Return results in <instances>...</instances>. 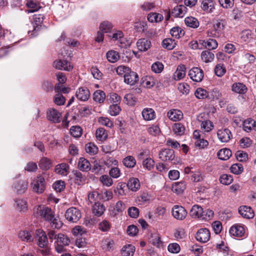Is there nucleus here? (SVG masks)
Returning a JSON list of instances; mask_svg holds the SVG:
<instances>
[{
    "label": "nucleus",
    "instance_id": "1",
    "mask_svg": "<svg viewBox=\"0 0 256 256\" xmlns=\"http://www.w3.org/2000/svg\"><path fill=\"white\" fill-rule=\"evenodd\" d=\"M34 212L45 220L50 222L52 228H60L62 227V223L58 217L54 216L50 208L45 206H38L34 208Z\"/></svg>",
    "mask_w": 256,
    "mask_h": 256
},
{
    "label": "nucleus",
    "instance_id": "2",
    "mask_svg": "<svg viewBox=\"0 0 256 256\" xmlns=\"http://www.w3.org/2000/svg\"><path fill=\"white\" fill-rule=\"evenodd\" d=\"M70 242V238L62 234H58L57 236L56 240L54 242L55 249L58 253L63 252L64 246H68Z\"/></svg>",
    "mask_w": 256,
    "mask_h": 256
},
{
    "label": "nucleus",
    "instance_id": "3",
    "mask_svg": "<svg viewBox=\"0 0 256 256\" xmlns=\"http://www.w3.org/2000/svg\"><path fill=\"white\" fill-rule=\"evenodd\" d=\"M31 186L33 191L38 193H42L45 189V180L42 176H38L34 178L31 183Z\"/></svg>",
    "mask_w": 256,
    "mask_h": 256
},
{
    "label": "nucleus",
    "instance_id": "4",
    "mask_svg": "<svg viewBox=\"0 0 256 256\" xmlns=\"http://www.w3.org/2000/svg\"><path fill=\"white\" fill-rule=\"evenodd\" d=\"M230 235L237 237L242 238L246 236V228L243 224H236L232 226L229 230Z\"/></svg>",
    "mask_w": 256,
    "mask_h": 256
},
{
    "label": "nucleus",
    "instance_id": "5",
    "mask_svg": "<svg viewBox=\"0 0 256 256\" xmlns=\"http://www.w3.org/2000/svg\"><path fill=\"white\" fill-rule=\"evenodd\" d=\"M65 217L69 222H76L81 218V213L78 208L72 207L66 212Z\"/></svg>",
    "mask_w": 256,
    "mask_h": 256
},
{
    "label": "nucleus",
    "instance_id": "6",
    "mask_svg": "<svg viewBox=\"0 0 256 256\" xmlns=\"http://www.w3.org/2000/svg\"><path fill=\"white\" fill-rule=\"evenodd\" d=\"M172 214L174 218L177 220H184L187 216L186 209L180 206L175 205L172 209Z\"/></svg>",
    "mask_w": 256,
    "mask_h": 256
},
{
    "label": "nucleus",
    "instance_id": "7",
    "mask_svg": "<svg viewBox=\"0 0 256 256\" xmlns=\"http://www.w3.org/2000/svg\"><path fill=\"white\" fill-rule=\"evenodd\" d=\"M218 140L223 143L228 142L232 138L231 131L227 128L220 129L217 132Z\"/></svg>",
    "mask_w": 256,
    "mask_h": 256
},
{
    "label": "nucleus",
    "instance_id": "8",
    "mask_svg": "<svg viewBox=\"0 0 256 256\" xmlns=\"http://www.w3.org/2000/svg\"><path fill=\"white\" fill-rule=\"evenodd\" d=\"M188 76L193 81L200 82L204 78V72L200 68L194 67L189 70Z\"/></svg>",
    "mask_w": 256,
    "mask_h": 256
},
{
    "label": "nucleus",
    "instance_id": "9",
    "mask_svg": "<svg viewBox=\"0 0 256 256\" xmlns=\"http://www.w3.org/2000/svg\"><path fill=\"white\" fill-rule=\"evenodd\" d=\"M46 116L48 120L54 123H58L61 121V114L54 108L48 110Z\"/></svg>",
    "mask_w": 256,
    "mask_h": 256
},
{
    "label": "nucleus",
    "instance_id": "10",
    "mask_svg": "<svg viewBox=\"0 0 256 256\" xmlns=\"http://www.w3.org/2000/svg\"><path fill=\"white\" fill-rule=\"evenodd\" d=\"M196 238L198 241L200 242H206L210 238V232L206 228H200L196 232Z\"/></svg>",
    "mask_w": 256,
    "mask_h": 256
},
{
    "label": "nucleus",
    "instance_id": "11",
    "mask_svg": "<svg viewBox=\"0 0 256 256\" xmlns=\"http://www.w3.org/2000/svg\"><path fill=\"white\" fill-rule=\"evenodd\" d=\"M28 182L25 180H20L14 183L12 186L14 190L18 194L25 192L28 188Z\"/></svg>",
    "mask_w": 256,
    "mask_h": 256
},
{
    "label": "nucleus",
    "instance_id": "12",
    "mask_svg": "<svg viewBox=\"0 0 256 256\" xmlns=\"http://www.w3.org/2000/svg\"><path fill=\"white\" fill-rule=\"evenodd\" d=\"M76 96L78 100L85 102L88 100L90 96V92L87 88L81 87L76 90Z\"/></svg>",
    "mask_w": 256,
    "mask_h": 256
},
{
    "label": "nucleus",
    "instance_id": "13",
    "mask_svg": "<svg viewBox=\"0 0 256 256\" xmlns=\"http://www.w3.org/2000/svg\"><path fill=\"white\" fill-rule=\"evenodd\" d=\"M159 158L162 161L172 160L174 158V151L170 149H164L159 152Z\"/></svg>",
    "mask_w": 256,
    "mask_h": 256
},
{
    "label": "nucleus",
    "instance_id": "14",
    "mask_svg": "<svg viewBox=\"0 0 256 256\" xmlns=\"http://www.w3.org/2000/svg\"><path fill=\"white\" fill-rule=\"evenodd\" d=\"M138 74L131 70L124 76L125 83L130 86L134 85L138 81Z\"/></svg>",
    "mask_w": 256,
    "mask_h": 256
},
{
    "label": "nucleus",
    "instance_id": "15",
    "mask_svg": "<svg viewBox=\"0 0 256 256\" xmlns=\"http://www.w3.org/2000/svg\"><path fill=\"white\" fill-rule=\"evenodd\" d=\"M37 235L38 244L40 248H46L48 243L46 234L42 230H38L36 231Z\"/></svg>",
    "mask_w": 256,
    "mask_h": 256
},
{
    "label": "nucleus",
    "instance_id": "16",
    "mask_svg": "<svg viewBox=\"0 0 256 256\" xmlns=\"http://www.w3.org/2000/svg\"><path fill=\"white\" fill-rule=\"evenodd\" d=\"M53 66L56 68L64 70L66 71H70L72 68V66L69 62L61 60H55L54 62Z\"/></svg>",
    "mask_w": 256,
    "mask_h": 256
},
{
    "label": "nucleus",
    "instance_id": "17",
    "mask_svg": "<svg viewBox=\"0 0 256 256\" xmlns=\"http://www.w3.org/2000/svg\"><path fill=\"white\" fill-rule=\"evenodd\" d=\"M110 37H112V39L114 40H119L120 44V46L122 48H126L130 46L129 42H126V44L125 43L126 40L123 38V34L121 31H116L112 34V36H110Z\"/></svg>",
    "mask_w": 256,
    "mask_h": 256
},
{
    "label": "nucleus",
    "instance_id": "18",
    "mask_svg": "<svg viewBox=\"0 0 256 256\" xmlns=\"http://www.w3.org/2000/svg\"><path fill=\"white\" fill-rule=\"evenodd\" d=\"M238 212L244 218H252L254 216V212L250 207L246 206H240Z\"/></svg>",
    "mask_w": 256,
    "mask_h": 256
},
{
    "label": "nucleus",
    "instance_id": "19",
    "mask_svg": "<svg viewBox=\"0 0 256 256\" xmlns=\"http://www.w3.org/2000/svg\"><path fill=\"white\" fill-rule=\"evenodd\" d=\"M167 116L170 120L176 122L180 120L183 118V114L180 110L173 109L168 112Z\"/></svg>",
    "mask_w": 256,
    "mask_h": 256
},
{
    "label": "nucleus",
    "instance_id": "20",
    "mask_svg": "<svg viewBox=\"0 0 256 256\" xmlns=\"http://www.w3.org/2000/svg\"><path fill=\"white\" fill-rule=\"evenodd\" d=\"M151 42L146 38L139 39L136 42L138 48L141 52H146L150 47Z\"/></svg>",
    "mask_w": 256,
    "mask_h": 256
},
{
    "label": "nucleus",
    "instance_id": "21",
    "mask_svg": "<svg viewBox=\"0 0 256 256\" xmlns=\"http://www.w3.org/2000/svg\"><path fill=\"white\" fill-rule=\"evenodd\" d=\"M232 90L238 94H244L246 92L248 88L243 83L234 82L232 86Z\"/></svg>",
    "mask_w": 256,
    "mask_h": 256
},
{
    "label": "nucleus",
    "instance_id": "22",
    "mask_svg": "<svg viewBox=\"0 0 256 256\" xmlns=\"http://www.w3.org/2000/svg\"><path fill=\"white\" fill-rule=\"evenodd\" d=\"M204 212V210L202 208L198 205L195 204L192 206L191 208L190 214L193 218H201L202 217V214Z\"/></svg>",
    "mask_w": 256,
    "mask_h": 256
},
{
    "label": "nucleus",
    "instance_id": "23",
    "mask_svg": "<svg viewBox=\"0 0 256 256\" xmlns=\"http://www.w3.org/2000/svg\"><path fill=\"white\" fill-rule=\"evenodd\" d=\"M78 167L79 170L83 172H88L91 168L89 161L83 157L79 158Z\"/></svg>",
    "mask_w": 256,
    "mask_h": 256
},
{
    "label": "nucleus",
    "instance_id": "24",
    "mask_svg": "<svg viewBox=\"0 0 256 256\" xmlns=\"http://www.w3.org/2000/svg\"><path fill=\"white\" fill-rule=\"evenodd\" d=\"M14 206L15 208L20 212H26L28 210L27 202L22 199H16Z\"/></svg>",
    "mask_w": 256,
    "mask_h": 256
},
{
    "label": "nucleus",
    "instance_id": "25",
    "mask_svg": "<svg viewBox=\"0 0 256 256\" xmlns=\"http://www.w3.org/2000/svg\"><path fill=\"white\" fill-rule=\"evenodd\" d=\"M142 114L145 120H151L156 117L155 112L151 108H144L142 112Z\"/></svg>",
    "mask_w": 256,
    "mask_h": 256
},
{
    "label": "nucleus",
    "instance_id": "26",
    "mask_svg": "<svg viewBox=\"0 0 256 256\" xmlns=\"http://www.w3.org/2000/svg\"><path fill=\"white\" fill-rule=\"evenodd\" d=\"M243 129L246 132L252 130H256V121L251 118L246 120L243 122Z\"/></svg>",
    "mask_w": 256,
    "mask_h": 256
},
{
    "label": "nucleus",
    "instance_id": "27",
    "mask_svg": "<svg viewBox=\"0 0 256 256\" xmlns=\"http://www.w3.org/2000/svg\"><path fill=\"white\" fill-rule=\"evenodd\" d=\"M201 60L206 63L212 62L214 58V54L210 50H204L200 54Z\"/></svg>",
    "mask_w": 256,
    "mask_h": 256
},
{
    "label": "nucleus",
    "instance_id": "28",
    "mask_svg": "<svg viewBox=\"0 0 256 256\" xmlns=\"http://www.w3.org/2000/svg\"><path fill=\"white\" fill-rule=\"evenodd\" d=\"M69 166L66 163H62L56 166L55 172L62 176H66L68 173Z\"/></svg>",
    "mask_w": 256,
    "mask_h": 256
},
{
    "label": "nucleus",
    "instance_id": "29",
    "mask_svg": "<svg viewBox=\"0 0 256 256\" xmlns=\"http://www.w3.org/2000/svg\"><path fill=\"white\" fill-rule=\"evenodd\" d=\"M232 152L231 150L227 148H224L220 150L217 153V156L219 159L223 160H226L230 158L232 156Z\"/></svg>",
    "mask_w": 256,
    "mask_h": 256
},
{
    "label": "nucleus",
    "instance_id": "30",
    "mask_svg": "<svg viewBox=\"0 0 256 256\" xmlns=\"http://www.w3.org/2000/svg\"><path fill=\"white\" fill-rule=\"evenodd\" d=\"M135 250L134 246L132 244H127L122 248L120 253L122 256H133Z\"/></svg>",
    "mask_w": 256,
    "mask_h": 256
},
{
    "label": "nucleus",
    "instance_id": "31",
    "mask_svg": "<svg viewBox=\"0 0 256 256\" xmlns=\"http://www.w3.org/2000/svg\"><path fill=\"white\" fill-rule=\"evenodd\" d=\"M127 186L128 189L132 191L136 192L140 188V183L137 178H130L127 184Z\"/></svg>",
    "mask_w": 256,
    "mask_h": 256
},
{
    "label": "nucleus",
    "instance_id": "32",
    "mask_svg": "<svg viewBox=\"0 0 256 256\" xmlns=\"http://www.w3.org/2000/svg\"><path fill=\"white\" fill-rule=\"evenodd\" d=\"M186 7L184 5H179L172 10V14L175 17H182L186 12Z\"/></svg>",
    "mask_w": 256,
    "mask_h": 256
},
{
    "label": "nucleus",
    "instance_id": "33",
    "mask_svg": "<svg viewBox=\"0 0 256 256\" xmlns=\"http://www.w3.org/2000/svg\"><path fill=\"white\" fill-rule=\"evenodd\" d=\"M202 8L207 12H211L214 9V2L213 0H204L202 3Z\"/></svg>",
    "mask_w": 256,
    "mask_h": 256
},
{
    "label": "nucleus",
    "instance_id": "34",
    "mask_svg": "<svg viewBox=\"0 0 256 256\" xmlns=\"http://www.w3.org/2000/svg\"><path fill=\"white\" fill-rule=\"evenodd\" d=\"M106 56L108 60L111 63L116 62L120 58L118 52L114 50H108L106 52Z\"/></svg>",
    "mask_w": 256,
    "mask_h": 256
},
{
    "label": "nucleus",
    "instance_id": "35",
    "mask_svg": "<svg viewBox=\"0 0 256 256\" xmlns=\"http://www.w3.org/2000/svg\"><path fill=\"white\" fill-rule=\"evenodd\" d=\"M93 213L96 216H102L105 211V208L103 204L100 202H95L92 208Z\"/></svg>",
    "mask_w": 256,
    "mask_h": 256
},
{
    "label": "nucleus",
    "instance_id": "36",
    "mask_svg": "<svg viewBox=\"0 0 256 256\" xmlns=\"http://www.w3.org/2000/svg\"><path fill=\"white\" fill-rule=\"evenodd\" d=\"M186 188V184L184 182H177L172 184V190L173 192L180 194H182Z\"/></svg>",
    "mask_w": 256,
    "mask_h": 256
},
{
    "label": "nucleus",
    "instance_id": "37",
    "mask_svg": "<svg viewBox=\"0 0 256 256\" xmlns=\"http://www.w3.org/2000/svg\"><path fill=\"white\" fill-rule=\"evenodd\" d=\"M186 76V67L184 66H178L174 74V78L178 80Z\"/></svg>",
    "mask_w": 256,
    "mask_h": 256
},
{
    "label": "nucleus",
    "instance_id": "38",
    "mask_svg": "<svg viewBox=\"0 0 256 256\" xmlns=\"http://www.w3.org/2000/svg\"><path fill=\"white\" fill-rule=\"evenodd\" d=\"M198 120L201 122L200 128L204 132H210L214 128V126L212 122L210 120H204V121H201L199 119H198Z\"/></svg>",
    "mask_w": 256,
    "mask_h": 256
},
{
    "label": "nucleus",
    "instance_id": "39",
    "mask_svg": "<svg viewBox=\"0 0 256 256\" xmlns=\"http://www.w3.org/2000/svg\"><path fill=\"white\" fill-rule=\"evenodd\" d=\"M32 234L33 233L32 232L27 230H22L18 234V238L22 240L30 242L33 240Z\"/></svg>",
    "mask_w": 256,
    "mask_h": 256
},
{
    "label": "nucleus",
    "instance_id": "40",
    "mask_svg": "<svg viewBox=\"0 0 256 256\" xmlns=\"http://www.w3.org/2000/svg\"><path fill=\"white\" fill-rule=\"evenodd\" d=\"M74 178L75 182L78 185H80L85 182L86 178L81 172L76 170L74 172Z\"/></svg>",
    "mask_w": 256,
    "mask_h": 256
},
{
    "label": "nucleus",
    "instance_id": "41",
    "mask_svg": "<svg viewBox=\"0 0 256 256\" xmlns=\"http://www.w3.org/2000/svg\"><path fill=\"white\" fill-rule=\"evenodd\" d=\"M196 97L198 99H204L209 98V93L204 88H198L194 92Z\"/></svg>",
    "mask_w": 256,
    "mask_h": 256
},
{
    "label": "nucleus",
    "instance_id": "42",
    "mask_svg": "<svg viewBox=\"0 0 256 256\" xmlns=\"http://www.w3.org/2000/svg\"><path fill=\"white\" fill-rule=\"evenodd\" d=\"M122 162L126 168H132L136 164V160L134 156H128L123 159Z\"/></svg>",
    "mask_w": 256,
    "mask_h": 256
},
{
    "label": "nucleus",
    "instance_id": "43",
    "mask_svg": "<svg viewBox=\"0 0 256 256\" xmlns=\"http://www.w3.org/2000/svg\"><path fill=\"white\" fill-rule=\"evenodd\" d=\"M184 22L188 26L194 28H197L199 26V22L198 20L192 16L185 18Z\"/></svg>",
    "mask_w": 256,
    "mask_h": 256
},
{
    "label": "nucleus",
    "instance_id": "44",
    "mask_svg": "<svg viewBox=\"0 0 256 256\" xmlns=\"http://www.w3.org/2000/svg\"><path fill=\"white\" fill-rule=\"evenodd\" d=\"M164 18L162 14L152 12L148 16V20L150 22H161Z\"/></svg>",
    "mask_w": 256,
    "mask_h": 256
},
{
    "label": "nucleus",
    "instance_id": "45",
    "mask_svg": "<svg viewBox=\"0 0 256 256\" xmlns=\"http://www.w3.org/2000/svg\"><path fill=\"white\" fill-rule=\"evenodd\" d=\"M162 45L164 48L171 50L176 47V43L174 40L168 38L163 40Z\"/></svg>",
    "mask_w": 256,
    "mask_h": 256
},
{
    "label": "nucleus",
    "instance_id": "46",
    "mask_svg": "<svg viewBox=\"0 0 256 256\" xmlns=\"http://www.w3.org/2000/svg\"><path fill=\"white\" fill-rule=\"evenodd\" d=\"M44 19V16L43 15L40 14H36L33 16V21L32 23L34 24V26H36L34 28V30H37L36 28L38 29V26H40L42 22Z\"/></svg>",
    "mask_w": 256,
    "mask_h": 256
},
{
    "label": "nucleus",
    "instance_id": "47",
    "mask_svg": "<svg viewBox=\"0 0 256 256\" xmlns=\"http://www.w3.org/2000/svg\"><path fill=\"white\" fill-rule=\"evenodd\" d=\"M126 104L129 106H134L137 102V98L132 94H128L125 95L124 98Z\"/></svg>",
    "mask_w": 256,
    "mask_h": 256
},
{
    "label": "nucleus",
    "instance_id": "48",
    "mask_svg": "<svg viewBox=\"0 0 256 256\" xmlns=\"http://www.w3.org/2000/svg\"><path fill=\"white\" fill-rule=\"evenodd\" d=\"M93 98L96 102H103L106 98L105 93L102 90H97L94 93Z\"/></svg>",
    "mask_w": 256,
    "mask_h": 256
},
{
    "label": "nucleus",
    "instance_id": "49",
    "mask_svg": "<svg viewBox=\"0 0 256 256\" xmlns=\"http://www.w3.org/2000/svg\"><path fill=\"white\" fill-rule=\"evenodd\" d=\"M226 24V22L224 20H220L216 22L213 26V28L217 31L220 35L222 31L225 28Z\"/></svg>",
    "mask_w": 256,
    "mask_h": 256
},
{
    "label": "nucleus",
    "instance_id": "50",
    "mask_svg": "<svg viewBox=\"0 0 256 256\" xmlns=\"http://www.w3.org/2000/svg\"><path fill=\"white\" fill-rule=\"evenodd\" d=\"M96 136L98 140L103 141L106 140L108 137V134L104 128H100L96 132Z\"/></svg>",
    "mask_w": 256,
    "mask_h": 256
},
{
    "label": "nucleus",
    "instance_id": "51",
    "mask_svg": "<svg viewBox=\"0 0 256 256\" xmlns=\"http://www.w3.org/2000/svg\"><path fill=\"white\" fill-rule=\"evenodd\" d=\"M85 150L88 154L94 155L98 153V148L94 143L89 142L86 145Z\"/></svg>",
    "mask_w": 256,
    "mask_h": 256
},
{
    "label": "nucleus",
    "instance_id": "52",
    "mask_svg": "<svg viewBox=\"0 0 256 256\" xmlns=\"http://www.w3.org/2000/svg\"><path fill=\"white\" fill-rule=\"evenodd\" d=\"M126 206L120 200L118 201L116 203L114 208L112 212L114 214V215H117L122 212L126 209Z\"/></svg>",
    "mask_w": 256,
    "mask_h": 256
},
{
    "label": "nucleus",
    "instance_id": "53",
    "mask_svg": "<svg viewBox=\"0 0 256 256\" xmlns=\"http://www.w3.org/2000/svg\"><path fill=\"white\" fill-rule=\"evenodd\" d=\"M172 36L176 38H179L184 35V30L180 27H174L170 30Z\"/></svg>",
    "mask_w": 256,
    "mask_h": 256
},
{
    "label": "nucleus",
    "instance_id": "54",
    "mask_svg": "<svg viewBox=\"0 0 256 256\" xmlns=\"http://www.w3.org/2000/svg\"><path fill=\"white\" fill-rule=\"evenodd\" d=\"M121 100L120 96H119L117 94L112 92L110 93L107 98V100L109 103L114 104H118L120 103Z\"/></svg>",
    "mask_w": 256,
    "mask_h": 256
},
{
    "label": "nucleus",
    "instance_id": "55",
    "mask_svg": "<svg viewBox=\"0 0 256 256\" xmlns=\"http://www.w3.org/2000/svg\"><path fill=\"white\" fill-rule=\"evenodd\" d=\"M28 7L30 9L28 12H34L38 10L40 8V3L29 0L26 3Z\"/></svg>",
    "mask_w": 256,
    "mask_h": 256
},
{
    "label": "nucleus",
    "instance_id": "56",
    "mask_svg": "<svg viewBox=\"0 0 256 256\" xmlns=\"http://www.w3.org/2000/svg\"><path fill=\"white\" fill-rule=\"evenodd\" d=\"M218 46L217 41L213 38H209L205 40V48H208V50H215Z\"/></svg>",
    "mask_w": 256,
    "mask_h": 256
},
{
    "label": "nucleus",
    "instance_id": "57",
    "mask_svg": "<svg viewBox=\"0 0 256 256\" xmlns=\"http://www.w3.org/2000/svg\"><path fill=\"white\" fill-rule=\"evenodd\" d=\"M100 181L104 186L108 187L110 186L113 184L112 180L106 174H104L100 176Z\"/></svg>",
    "mask_w": 256,
    "mask_h": 256
},
{
    "label": "nucleus",
    "instance_id": "58",
    "mask_svg": "<svg viewBox=\"0 0 256 256\" xmlns=\"http://www.w3.org/2000/svg\"><path fill=\"white\" fill-rule=\"evenodd\" d=\"M233 181L232 176L228 174H222L220 178V182L223 184H230Z\"/></svg>",
    "mask_w": 256,
    "mask_h": 256
},
{
    "label": "nucleus",
    "instance_id": "59",
    "mask_svg": "<svg viewBox=\"0 0 256 256\" xmlns=\"http://www.w3.org/2000/svg\"><path fill=\"white\" fill-rule=\"evenodd\" d=\"M112 28V24L108 21H104L100 26V30L104 32H108Z\"/></svg>",
    "mask_w": 256,
    "mask_h": 256
},
{
    "label": "nucleus",
    "instance_id": "60",
    "mask_svg": "<svg viewBox=\"0 0 256 256\" xmlns=\"http://www.w3.org/2000/svg\"><path fill=\"white\" fill-rule=\"evenodd\" d=\"M164 68L163 64L160 62H154L151 66L152 70L156 74L160 73L163 70Z\"/></svg>",
    "mask_w": 256,
    "mask_h": 256
},
{
    "label": "nucleus",
    "instance_id": "61",
    "mask_svg": "<svg viewBox=\"0 0 256 256\" xmlns=\"http://www.w3.org/2000/svg\"><path fill=\"white\" fill-rule=\"evenodd\" d=\"M82 130L79 126H72L70 129L71 135L74 138H79L82 134Z\"/></svg>",
    "mask_w": 256,
    "mask_h": 256
},
{
    "label": "nucleus",
    "instance_id": "62",
    "mask_svg": "<svg viewBox=\"0 0 256 256\" xmlns=\"http://www.w3.org/2000/svg\"><path fill=\"white\" fill-rule=\"evenodd\" d=\"M39 166L42 170H48L51 166L50 160L46 158H42L40 161Z\"/></svg>",
    "mask_w": 256,
    "mask_h": 256
},
{
    "label": "nucleus",
    "instance_id": "63",
    "mask_svg": "<svg viewBox=\"0 0 256 256\" xmlns=\"http://www.w3.org/2000/svg\"><path fill=\"white\" fill-rule=\"evenodd\" d=\"M185 128L180 123L174 124L173 126V131L177 135L181 136L184 134Z\"/></svg>",
    "mask_w": 256,
    "mask_h": 256
},
{
    "label": "nucleus",
    "instance_id": "64",
    "mask_svg": "<svg viewBox=\"0 0 256 256\" xmlns=\"http://www.w3.org/2000/svg\"><path fill=\"white\" fill-rule=\"evenodd\" d=\"M121 108L118 104H113L110 106L108 113L112 116H116L119 114Z\"/></svg>",
    "mask_w": 256,
    "mask_h": 256
}]
</instances>
